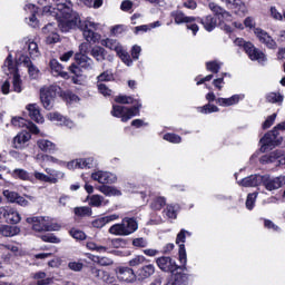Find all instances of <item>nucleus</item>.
I'll use <instances>...</instances> for the list:
<instances>
[{"label":"nucleus","mask_w":285,"mask_h":285,"mask_svg":"<svg viewBox=\"0 0 285 285\" xmlns=\"http://www.w3.org/2000/svg\"><path fill=\"white\" fill-rule=\"evenodd\" d=\"M265 186L266 190L273 191L278 190V188H282L285 186V176H278V177H271L268 175H250L248 177H245L240 181V186H244L245 188H255L256 186Z\"/></svg>","instance_id":"obj_1"},{"label":"nucleus","mask_w":285,"mask_h":285,"mask_svg":"<svg viewBox=\"0 0 285 285\" xmlns=\"http://www.w3.org/2000/svg\"><path fill=\"white\" fill-rule=\"evenodd\" d=\"M261 153H268V150H273L275 146H279L282 144V136H279V131L274 127L272 131L265 134V136L261 139Z\"/></svg>","instance_id":"obj_2"},{"label":"nucleus","mask_w":285,"mask_h":285,"mask_svg":"<svg viewBox=\"0 0 285 285\" xmlns=\"http://www.w3.org/2000/svg\"><path fill=\"white\" fill-rule=\"evenodd\" d=\"M234 43L235 46L243 47L252 61H266V55L262 52V50L255 48L253 43L246 42L242 38H237Z\"/></svg>","instance_id":"obj_3"},{"label":"nucleus","mask_w":285,"mask_h":285,"mask_svg":"<svg viewBox=\"0 0 285 285\" xmlns=\"http://www.w3.org/2000/svg\"><path fill=\"white\" fill-rule=\"evenodd\" d=\"M139 108H141V104H137L131 108H126L124 106L114 105L111 115L114 117H121V121H128L132 119V117L139 115Z\"/></svg>","instance_id":"obj_4"},{"label":"nucleus","mask_w":285,"mask_h":285,"mask_svg":"<svg viewBox=\"0 0 285 285\" xmlns=\"http://www.w3.org/2000/svg\"><path fill=\"white\" fill-rule=\"evenodd\" d=\"M59 87L50 86L40 89V100L46 110H52L55 106V97H57V90Z\"/></svg>","instance_id":"obj_5"},{"label":"nucleus","mask_w":285,"mask_h":285,"mask_svg":"<svg viewBox=\"0 0 285 285\" xmlns=\"http://www.w3.org/2000/svg\"><path fill=\"white\" fill-rule=\"evenodd\" d=\"M0 217H3L7 224H19V222H21V215L17 208L12 206L0 207Z\"/></svg>","instance_id":"obj_6"},{"label":"nucleus","mask_w":285,"mask_h":285,"mask_svg":"<svg viewBox=\"0 0 285 285\" xmlns=\"http://www.w3.org/2000/svg\"><path fill=\"white\" fill-rule=\"evenodd\" d=\"M27 224H32V228L33 230H36V233H41L43 230L46 232L56 230V228L52 227V225L46 224V218L41 216L27 218Z\"/></svg>","instance_id":"obj_7"},{"label":"nucleus","mask_w":285,"mask_h":285,"mask_svg":"<svg viewBox=\"0 0 285 285\" xmlns=\"http://www.w3.org/2000/svg\"><path fill=\"white\" fill-rule=\"evenodd\" d=\"M254 35H256L257 39L261 41V43H264L266 48L269 50H277V42L264 29H254Z\"/></svg>","instance_id":"obj_8"},{"label":"nucleus","mask_w":285,"mask_h":285,"mask_svg":"<svg viewBox=\"0 0 285 285\" xmlns=\"http://www.w3.org/2000/svg\"><path fill=\"white\" fill-rule=\"evenodd\" d=\"M82 26H86L88 23H91L94 27H90V30L91 32H94V35H97L98 36V39L97 40H88L86 38V35L83 33V30L79 27H75V28H78V30H81L82 35H83V38L86 39L87 42H82L80 46H79V51L80 53H77V55H88V50L90 49V45L89 43H97V41H99V39H101V36L97 32H95V30H97V24L95 22H90V21H86V22H81Z\"/></svg>","instance_id":"obj_9"},{"label":"nucleus","mask_w":285,"mask_h":285,"mask_svg":"<svg viewBox=\"0 0 285 285\" xmlns=\"http://www.w3.org/2000/svg\"><path fill=\"white\" fill-rule=\"evenodd\" d=\"M157 266L164 271V273H175V271L181 268L168 256H163L156 259Z\"/></svg>","instance_id":"obj_10"},{"label":"nucleus","mask_w":285,"mask_h":285,"mask_svg":"<svg viewBox=\"0 0 285 285\" xmlns=\"http://www.w3.org/2000/svg\"><path fill=\"white\" fill-rule=\"evenodd\" d=\"M91 179L106 186V184H115V181H117V176L108 171H97L91 174Z\"/></svg>","instance_id":"obj_11"},{"label":"nucleus","mask_w":285,"mask_h":285,"mask_svg":"<svg viewBox=\"0 0 285 285\" xmlns=\"http://www.w3.org/2000/svg\"><path fill=\"white\" fill-rule=\"evenodd\" d=\"M117 277L120 282H127L128 284L137 282V274L130 267H120L117 272Z\"/></svg>","instance_id":"obj_12"},{"label":"nucleus","mask_w":285,"mask_h":285,"mask_svg":"<svg viewBox=\"0 0 285 285\" xmlns=\"http://www.w3.org/2000/svg\"><path fill=\"white\" fill-rule=\"evenodd\" d=\"M6 65L8 66L9 70H12L13 73V90L14 92H21V76L19 71L14 69V63H12V56H8L6 60Z\"/></svg>","instance_id":"obj_13"},{"label":"nucleus","mask_w":285,"mask_h":285,"mask_svg":"<svg viewBox=\"0 0 285 285\" xmlns=\"http://www.w3.org/2000/svg\"><path fill=\"white\" fill-rule=\"evenodd\" d=\"M90 273L92 277H95L98 282H104L105 284H112V277L108 272L99 269L97 267H91Z\"/></svg>","instance_id":"obj_14"},{"label":"nucleus","mask_w":285,"mask_h":285,"mask_svg":"<svg viewBox=\"0 0 285 285\" xmlns=\"http://www.w3.org/2000/svg\"><path fill=\"white\" fill-rule=\"evenodd\" d=\"M153 275H155V265H145L137 271L136 279H138V282H144V279H148L149 277H153Z\"/></svg>","instance_id":"obj_15"},{"label":"nucleus","mask_w":285,"mask_h":285,"mask_svg":"<svg viewBox=\"0 0 285 285\" xmlns=\"http://www.w3.org/2000/svg\"><path fill=\"white\" fill-rule=\"evenodd\" d=\"M76 61L82 70H92L95 66V60L87 55H76Z\"/></svg>","instance_id":"obj_16"},{"label":"nucleus","mask_w":285,"mask_h":285,"mask_svg":"<svg viewBox=\"0 0 285 285\" xmlns=\"http://www.w3.org/2000/svg\"><path fill=\"white\" fill-rule=\"evenodd\" d=\"M282 157H284V151L276 149L267 155L262 156L259 161L261 164H273L274 161H277V159H282Z\"/></svg>","instance_id":"obj_17"},{"label":"nucleus","mask_w":285,"mask_h":285,"mask_svg":"<svg viewBox=\"0 0 285 285\" xmlns=\"http://www.w3.org/2000/svg\"><path fill=\"white\" fill-rule=\"evenodd\" d=\"M115 219H119V215L112 214L109 216H104L100 218H97L96 220L92 222L94 228H104L106 224H110V222H115Z\"/></svg>","instance_id":"obj_18"},{"label":"nucleus","mask_w":285,"mask_h":285,"mask_svg":"<svg viewBox=\"0 0 285 285\" xmlns=\"http://www.w3.org/2000/svg\"><path fill=\"white\" fill-rule=\"evenodd\" d=\"M106 55H108V52L101 46H95L91 48L90 56L98 62L106 61Z\"/></svg>","instance_id":"obj_19"},{"label":"nucleus","mask_w":285,"mask_h":285,"mask_svg":"<svg viewBox=\"0 0 285 285\" xmlns=\"http://www.w3.org/2000/svg\"><path fill=\"white\" fill-rule=\"evenodd\" d=\"M21 233V228L17 226L2 225L0 226V235L3 237H14V235H19Z\"/></svg>","instance_id":"obj_20"},{"label":"nucleus","mask_w":285,"mask_h":285,"mask_svg":"<svg viewBox=\"0 0 285 285\" xmlns=\"http://www.w3.org/2000/svg\"><path fill=\"white\" fill-rule=\"evenodd\" d=\"M197 23H203L205 30H207L208 32L215 30V26H217V20L214 19L213 16H207L206 18L202 19V18H196Z\"/></svg>","instance_id":"obj_21"},{"label":"nucleus","mask_w":285,"mask_h":285,"mask_svg":"<svg viewBox=\"0 0 285 285\" xmlns=\"http://www.w3.org/2000/svg\"><path fill=\"white\" fill-rule=\"evenodd\" d=\"M171 17L174 18L175 23H189L190 21H197L195 17H188L184 14L181 11L171 12Z\"/></svg>","instance_id":"obj_22"},{"label":"nucleus","mask_w":285,"mask_h":285,"mask_svg":"<svg viewBox=\"0 0 285 285\" xmlns=\"http://www.w3.org/2000/svg\"><path fill=\"white\" fill-rule=\"evenodd\" d=\"M29 116L36 124H43V118L41 117V111H39V106L29 105L28 106Z\"/></svg>","instance_id":"obj_23"},{"label":"nucleus","mask_w":285,"mask_h":285,"mask_svg":"<svg viewBox=\"0 0 285 285\" xmlns=\"http://www.w3.org/2000/svg\"><path fill=\"white\" fill-rule=\"evenodd\" d=\"M92 158H87V159H77L76 161H71L68 164V168H92Z\"/></svg>","instance_id":"obj_24"},{"label":"nucleus","mask_w":285,"mask_h":285,"mask_svg":"<svg viewBox=\"0 0 285 285\" xmlns=\"http://www.w3.org/2000/svg\"><path fill=\"white\" fill-rule=\"evenodd\" d=\"M98 190L102 193V195H106L107 197H119L121 195V191L112 186L101 185L98 187Z\"/></svg>","instance_id":"obj_25"},{"label":"nucleus","mask_w":285,"mask_h":285,"mask_svg":"<svg viewBox=\"0 0 285 285\" xmlns=\"http://www.w3.org/2000/svg\"><path fill=\"white\" fill-rule=\"evenodd\" d=\"M122 225L125 226L127 235H131V233H135V230L139 228V225L135 218H124Z\"/></svg>","instance_id":"obj_26"},{"label":"nucleus","mask_w":285,"mask_h":285,"mask_svg":"<svg viewBox=\"0 0 285 285\" xmlns=\"http://www.w3.org/2000/svg\"><path fill=\"white\" fill-rule=\"evenodd\" d=\"M226 1L228 6L235 9L236 14H244L246 12V4L242 0H223Z\"/></svg>","instance_id":"obj_27"},{"label":"nucleus","mask_w":285,"mask_h":285,"mask_svg":"<svg viewBox=\"0 0 285 285\" xmlns=\"http://www.w3.org/2000/svg\"><path fill=\"white\" fill-rule=\"evenodd\" d=\"M209 9L214 12L217 17H222V19L230 18V12L226 11L224 8L215 4L214 2L209 3Z\"/></svg>","instance_id":"obj_28"},{"label":"nucleus","mask_w":285,"mask_h":285,"mask_svg":"<svg viewBox=\"0 0 285 285\" xmlns=\"http://www.w3.org/2000/svg\"><path fill=\"white\" fill-rule=\"evenodd\" d=\"M101 46H105V48H109V50H115L118 55L119 52H121V47L115 39L107 38L105 40H101Z\"/></svg>","instance_id":"obj_29"},{"label":"nucleus","mask_w":285,"mask_h":285,"mask_svg":"<svg viewBox=\"0 0 285 285\" xmlns=\"http://www.w3.org/2000/svg\"><path fill=\"white\" fill-rule=\"evenodd\" d=\"M37 144L40 150H42L43 153H52V150H55V144L50 140L41 139L38 140Z\"/></svg>","instance_id":"obj_30"},{"label":"nucleus","mask_w":285,"mask_h":285,"mask_svg":"<svg viewBox=\"0 0 285 285\" xmlns=\"http://www.w3.org/2000/svg\"><path fill=\"white\" fill-rule=\"evenodd\" d=\"M173 281L176 283V285H180V284H187L188 283V275L184 274L181 272L179 273H171Z\"/></svg>","instance_id":"obj_31"},{"label":"nucleus","mask_w":285,"mask_h":285,"mask_svg":"<svg viewBox=\"0 0 285 285\" xmlns=\"http://www.w3.org/2000/svg\"><path fill=\"white\" fill-rule=\"evenodd\" d=\"M109 233H110L111 235H120V236H126V235H128L127 232H126V227L124 226V223L112 225V226L109 228Z\"/></svg>","instance_id":"obj_32"},{"label":"nucleus","mask_w":285,"mask_h":285,"mask_svg":"<svg viewBox=\"0 0 285 285\" xmlns=\"http://www.w3.org/2000/svg\"><path fill=\"white\" fill-rule=\"evenodd\" d=\"M28 51H29L31 59H37V57H39V55H41L39 52V45H37V42H35V41L29 42Z\"/></svg>","instance_id":"obj_33"},{"label":"nucleus","mask_w":285,"mask_h":285,"mask_svg":"<svg viewBox=\"0 0 285 285\" xmlns=\"http://www.w3.org/2000/svg\"><path fill=\"white\" fill-rule=\"evenodd\" d=\"M30 137L31 135L29 132H24V134L21 132L13 138V142L18 144V146H21V144H26L27 141H30Z\"/></svg>","instance_id":"obj_34"},{"label":"nucleus","mask_w":285,"mask_h":285,"mask_svg":"<svg viewBox=\"0 0 285 285\" xmlns=\"http://www.w3.org/2000/svg\"><path fill=\"white\" fill-rule=\"evenodd\" d=\"M266 100L268 104H282V101H284V96L281 94L271 92L267 95Z\"/></svg>","instance_id":"obj_35"},{"label":"nucleus","mask_w":285,"mask_h":285,"mask_svg":"<svg viewBox=\"0 0 285 285\" xmlns=\"http://www.w3.org/2000/svg\"><path fill=\"white\" fill-rule=\"evenodd\" d=\"M166 206V198L158 197L151 203L153 210H161V207Z\"/></svg>","instance_id":"obj_36"},{"label":"nucleus","mask_w":285,"mask_h":285,"mask_svg":"<svg viewBox=\"0 0 285 285\" xmlns=\"http://www.w3.org/2000/svg\"><path fill=\"white\" fill-rule=\"evenodd\" d=\"M3 196L6 197V199H8V202H10V204H16L17 197H19V194L7 189V190H3Z\"/></svg>","instance_id":"obj_37"},{"label":"nucleus","mask_w":285,"mask_h":285,"mask_svg":"<svg viewBox=\"0 0 285 285\" xmlns=\"http://www.w3.org/2000/svg\"><path fill=\"white\" fill-rule=\"evenodd\" d=\"M76 215H78L79 217H86L92 215V210L90 209V207H77L75 209Z\"/></svg>","instance_id":"obj_38"},{"label":"nucleus","mask_w":285,"mask_h":285,"mask_svg":"<svg viewBox=\"0 0 285 285\" xmlns=\"http://www.w3.org/2000/svg\"><path fill=\"white\" fill-rule=\"evenodd\" d=\"M255 199H257V193L248 194L246 199V208H248V210H253V206H255Z\"/></svg>","instance_id":"obj_39"},{"label":"nucleus","mask_w":285,"mask_h":285,"mask_svg":"<svg viewBox=\"0 0 285 285\" xmlns=\"http://www.w3.org/2000/svg\"><path fill=\"white\" fill-rule=\"evenodd\" d=\"M13 174L16 175V177H19V179H23L24 181H28V179H30V174H28V171L23 169H16L13 170Z\"/></svg>","instance_id":"obj_40"},{"label":"nucleus","mask_w":285,"mask_h":285,"mask_svg":"<svg viewBox=\"0 0 285 285\" xmlns=\"http://www.w3.org/2000/svg\"><path fill=\"white\" fill-rule=\"evenodd\" d=\"M197 20H190L189 22L186 23L187 30H191L193 35H197L199 32V26H197Z\"/></svg>","instance_id":"obj_41"},{"label":"nucleus","mask_w":285,"mask_h":285,"mask_svg":"<svg viewBox=\"0 0 285 285\" xmlns=\"http://www.w3.org/2000/svg\"><path fill=\"white\" fill-rule=\"evenodd\" d=\"M27 68H28L29 77L31 79H37L39 77V69L37 68V66H35V63H31Z\"/></svg>","instance_id":"obj_42"},{"label":"nucleus","mask_w":285,"mask_h":285,"mask_svg":"<svg viewBox=\"0 0 285 285\" xmlns=\"http://www.w3.org/2000/svg\"><path fill=\"white\" fill-rule=\"evenodd\" d=\"M206 68L210 72H214L215 75H217V72H219L220 66L218 65L217 61H209V62L206 63Z\"/></svg>","instance_id":"obj_43"},{"label":"nucleus","mask_w":285,"mask_h":285,"mask_svg":"<svg viewBox=\"0 0 285 285\" xmlns=\"http://www.w3.org/2000/svg\"><path fill=\"white\" fill-rule=\"evenodd\" d=\"M116 104H135V99L132 97L127 96H118L115 98Z\"/></svg>","instance_id":"obj_44"},{"label":"nucleus","mask_w":285,"mask_h":285,"mask_svg":"<svg viewBox=\"0 0 285 285\" xmlns=\"http://www.w3.org/2000/svg\"><path fill=\"white\" fill-rule=\"evenodd\" d=\"M69 233L71 237H73V239H79V240L86 239V233H83L82 230L71 229Z\"/></svg>","instance_id":"obj_45"},{"label":"nucleus","mask_w":285,"mask_h":285,"mask_svg":"<svg viewBox=\"0 0 285 285\" xmlns=\"http://www.w3.org/2000/svg\"><path fill=\"white\" fill-rule=\"evenodd\" d=\"M12 126H18V128H23L26 126H28V120L18 117V118H12L11 120Z\"/></svg>","instance_id":"obj_46"},{"label":"nucleus","mask_w":285,"mask_h":285,"mask_svg":"<svg viewBox=\"0 0 285 285\" xmlns=\"http://www.w3.org/2000/svg\"><path fill=\"white\" fill-rule=\"evenodd\" d=\"M164 139L166 141H170L171 144H179L181 141V137L175 135V134H166L164 136Z\"/></svg>","instance_id":"obj_47"},{"label":"nucleus","mask_w":285,"mask_h":285,"mask_svg":"<svg viewBox=\"0 0 285 285\" xmlns=\"http://www.w3.org/2000/svg\"><path fill=\"white\" fill-rule=\"evenodd\" d=\"M98 90L101 95H104V97H110V95H112V90H110L106 83H99Z\"/></svg>","instance_id":"obj_48"},{"label":"nucleus","mask_w":285,"mask_h":285,"mask_svg":"<svg viewBox=\"0 0 285 285\" xmlns=\"http://www.w3.org/2000/svg\"><path fill=\"white\" fill-rule=\"evenodd\" d=\"M69 70L76 77H81L83 75V70H82V68L78 63L77 65H71L69 67Z\"/></svg>","instance_id":"obj_49"},{"label":"nucleus","mask_w":285,"mask_h":285,"mask_svg":"<svg viewBox=\"0 0 285 285\" xmlns=\"http://www.w3.org/2000/svg\"><path fill=\"white\" fill-rule=\"evenodd\" d=\"M276 118H277V114H273L272 116L267 117V119L263 124V129L266 130L271 128V126L275 124Z\"/></svg>","instance_id":"obj_50"},{"label":"nucleus","mask_w":285,"mask_h":285,"mask_svg":"<svg viewBox=\"0 0 285 285\" xmlns=\"http://www.w3.org/2000/svg\"><path fill=\"white\" fill-rule=\"evenodd\" d=\"M112 79H115V78H114L112 73L109 71H104L102 73H100L98 76V81H112Z\"/></svg>","instance_id":"obj_51"},{"label":"nucleus","mask_w":285,"mask_h":285,"mask_svg":"<svg viewBox=\"0 0 285 285\" xmlns=\"http://www.w3.org/2000/svg\"><path fill=\"white\" fill-rule=\"evenodd\" d=\"M42 242H49L50 244H59L61 239L57 238V236L49 234L42 236Z\"/></svg>","instance_id":"obj_52"},{"label":"nucleus","mask_w":285,"mask_h":285,"mask_svg":"<svg viewBox=\"0 0 285 285\" xmlns=\"http://www.w3.org/2000/svg\"><path fill=\"white\" fill-rule=\"evenodd\" d=\"M59 40H60V38L57 32L49 33V36L46 39L47 43H49V45L59 43Z\"/></svg>","instance_id":"obj_53"},{"label":"nucleus","mask_w":285,"mask_h":285,"mask_svg":"<svg viewBox=\"0 0 285 285\" xmlns=\"http://www.w3.org/2000/svg\"><path fill=\"white\" fill-rule=\"evenodd\" d=\"M132 246H136L137 248H146V246H148V243L144 238H135L132 240Z\"/></svg>","instance_id":"obj_54"},{"label":"nucleus","mask_w":285,"mask_h":285,"mask_svg":"<svg viewBox=\"0 0 285 285\" xmlns=\"http://www.w3.org/2000/svg\"><path fill=\"white\" fill-rule=\"evenodd\" d=\"M50 68L56 72H61V70H63V67L61 66V63H59V61H57V59H52L50 61Z\"/></svg>","instance_id":"obj_55"},{"label":"nucleus","mask_w":285,"mask_h":285,"mask_svg":"<svg viewBox=\"0 0 285 285\" xmlns=\"http://www.w3.org/2000/svg\"><path fill=\"white\" fill-rule=\"evenodd\" d=\"M179 261L181 264H186V246L184 244L179 245Z\"/></svg>","instance_id":"obj_56"},{"label":"nucleus","mask_w":285,"mask_h":285,"mask_svg":"<svg viewBox=\"0 0 285 285\" xmlns=\"http://www.w3.org/2000/svg\"><path fill=\"white\" fill-rule=\"evenodd\" d=\"M202 112H219V108L215 105H205Z\"/></svg>","instance_id":"obj_57"},{"label":"nucleus","mask_w":285,"mask_h":285,"mask_svg":"<svg viewBox=\"0 0 285 285\" xmlns=\"http://www.w3.org/2000/svg\"><path fill=\"white\" fill-rule=\"evenodd\" d=\"M186 235H190V234L188 233V230L181 229L180 233L177 235L176 244H179V242L184 244V242H186Z\"/></svg>","instance_id":"obj_58"},{"label":"nucleus","mask_w":285,"mask_h":285,"mask_svg":"<svg viewBox=\"0 0 285 285\" xmlns=\"http://www.w3.org/2000/svg\"><path fill=\"white\" fill-rule=\"evenodd\" d=\"M26 127L28 130H30V132H33V135H39V127H37V125H35L32 121L27 120Z\"/></svg>","instance_id":"obj_59"},{"label":"nucleus","mask_w":285,"mask_h":285,"mask_svg":"<svg viewBox=\"0 0 285 285\" xmlns=\"http://www.w3.org/2000/svg\"><path fill=\"white\" fill-rule=\"evenodd\" d=\"M216 102L219 104V106H234L232 98H218Z\"/></svg>","instance_id":"obj_60"},{"label":"nucleus","mask_w":285,"mask_h":285,"mask_svg":"<svg viewBox=\"0 0 285 285\" xmlns=\"http://www.w3.org/2000/svg\"><path fill=\"white\" fill-rule=\"evenodd\" d=\"M48 119H50V121H63V117L59 112L49 114Z\"/></svg>","instance_id":"obj_61"},{"label":"nucleus","mask_w":285,"mask_h":285,"mask_svg":"<svg viewBox=\"0 0 285 285\" xmlns=\"http://www.w3.org/2000/svg\"><path fill=\"white\" fill-rule=\"evenodd\" d=\"M98 264H100V266H111L112 259L108 257H98Z\"/></svg>","instance_id":"obj_62"},{"label":"nucleus","mask_w":285,"mask_h":285,"mask_svg":"<svg viewBox=\"0 0 285 285\" xmlns=\"http://www.w3.org/2000/svg\"><path fill=\"white\" fill-rule=\"evenodd\" d=\"M68 267L71 269V271H76V272H79L83 268V264L82 263H69Z\"/></svg>","instance_id":"obj_63"},{"label":"nucleus","mask_w":285,"mask_h":285,"mask_svg":"<svg viewBox=\"0 0 285 285\" xmlns=\"http://www.w3.org/2000/svg\"><path fill=\"white\" fill-rule=\"evenodd\" d=\"M90 205L96 207L101 206V197L97 195L92 196L90 199Z\"/></svg>","instance_id":"obj_64"}]
</instances>
